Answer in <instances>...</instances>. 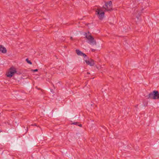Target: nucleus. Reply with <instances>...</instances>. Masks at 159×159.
<instances>
[{
    "mask_svg": "<svg viewBox=\"0 0 159 159\" xmlns=\"http://www.w3.org/2000/svg\"><path fill=\"white\" fill-rule=\"evenodd\" d=\"M146 97L148 99H158L159 98V93L158 91L154 90L149 93Z\"/></svg>",
    "mask_w": 159,
    "mask_h": 159,
    "instance_id": "1",
    "label": "nucleus"
},
{
    "mask_svg": "<svg viewBox=\"0 0 159 159\" xmlns=\"http://www.w3.org/2000/svg\"><path fill=\"white\" fill-rule=\"evenodd\" d=\"M96 14L100 20L103 19L104 16V12L101 8H98L95 10Z\"/></svg>",
    "mask_w": 159,
    "mask_h": 159,
    "instance_id": "2",
    "label": "nucleus"
},
{
    "mask_svg": "<svg viewBox=\"0 0 159 159\" xmlns=\"http://www.w3.org/2000/svg\"><path fill=\"white\" fill-rule=\"evenodd\" d=\"M112 3L111 1L106 2L105 4V6H103V8L105 9L104 11H111L112 9Z\"/></svg>",
    "mask_w": 159,
    "mask_h": 159,
    "instance_id": "3",
    "label": "nucleus"
},
{
    "mask_svg": "<svg viewBox=\"0 0 159 159\" xmlns=\"http://www.w3.org/2000/svg\"><path fill=\"white\" fill-rule=\"evenodd\" d=\"M16 70L15 68L12 67L10 68L9 71L6 73L7 76L11 78L13 76L14 74L16 73Z\"/></svg>",
    "mask_w": 159,
    "mask_h": 159,
    "instance_id": "4",
    "label": "nucleus"
},
{
    "mask_svg": "<svg viewBox=\"0 0 159 159\" xmlns=\"http://www.w3.org/2000/svg\"><path fill=\"white\" fill-rule=\"evenodd\" d=\"M84 36H85V38H86L89 41L90 43H92L93 45L96 44V41L95 40L94 38L91 35H87V33H85L84 34Z\"/></svg>",
    "mask_w": 159,
    "mask_h": 159,
    "instance_id": "5",
    "label": "nucleus"
},
{
    "mask_svg": "<svg viewBox=\"0 0 159 159\" xmlns=\"http://www.w3.org/2000/svg\"><path fill=\"white\" fill-rule=\"evenodd\" d=\"M0 52L2 53H6L7 52V50L3 45H0Z\"/></svg>",
    "mask_w": 159,
    "mask_h": 159,
    "instance_id": "6",
    "label": "nucleus"
},
{
    "mask_svg": "<svg viewBox=\"0 0 159 159\" xmlns=\"http://www.w3.org/2000/svg\"><path fill=\"white\" fill-rule=\"evenodd\" d=\"M76 52L77 54L79 56H82V54L83 52L80 51L79 50L76 49L75 51Z\"/></svg>",
    "mask_w": 159,
    "mask_h": 159,
    "instance_id": "7",
    "label": "nucleus"
},
{
    "mask_svg": "<svg viewBox=\"0 0 159 159\" xmlns=\"http://www.w3.org/2000/svg\"><path fill=\"white\" fill-rule=\"evenodd\" d=\"M90 66H93L94 65V62L93 59H91L90 61Z\"/></svg>",
    "mask_w": 159,
    "mask_h": 159,
    "instance_id": "8",
    "label": "nucleus"
},
{
    "mask_svg": "<svg viewBox=\"0 0 159 159\" xmlns=\"http://www.w3.org/2000/svg\"><path fill=\"white\" fill-rule=\"evenodd\" d=\"M38 69H36L35 70L31 69V70H30V71H31L33 73H34V72L38 71Z\"/></svg>",
    "mask_w": 159,
    "mask_h": 159,
    "instance_id": "9",
    "label": "nucleus"
},
{
    "mask_svg": "<svg viewBox=\"0 0 159 159\" xmlns=\"http://www.w3.org/2000/svg\"><path fill=\"white\" fill-rule=\"evenodd\" d=\"M85 62L88 65H89L90 66V61L89 60H85Z\"/></svg>",
    "mask_w": 159,
    "mask_h": 159,
    "instance_id": "10",
    "label": "nucleus"
},
{
    "mask_svg": "<svg viewBox=\"0 0 159 159\" xmlns=\"http://www.w3.org/2000/svg\"><path fill=\"white\" fill-rule=\"evenodd\" d=\"M79 124V122H74L72 124H73L75 125H77L78 124Z\"/></svg>",
    "mask_w": 159,
    "mask_h": 159,
    "instance_id": "11",
    "label": "nucleus"
},
{
    "mask_svg": "<svg viewBox=\"0 0 159 159\" xmlns=\"http://www.w3.org/2000/svg\"><path fill=\"white\" fill-rule=\"evenodd\" d=\"M26 61L28 63L30 64V60H29L28 58L26 59Z\"/></svg>",
    "mask_w": 159,
    "mask_h": 159,
    "instance_id": "12",
    "label": "nucleus"
},
{
    "mask_svg": "<svg viewBox=\"0 0 159 159\" xmlns=\"http://www.w3.org/2000/svg\"><path fill=\"white\" fill-rule=\"evenodd\" d=\"M82 56H83L84 57H87L86 55L84 53H83L82 54Z\"/></svg>",
    "mask_w": 159,
    "mask_h": 159,
    "instance_id": "13",
    "label": "nucleus"
},
{
    "mask_svg": "<svg viewBox=\"0 0 159 159\" xmlns=\"http://www.w3.org/2000/svg\"><path fill=\"white\" fill-rule=\"evenodd\" d=\"M139 16H140V15H138L137 16H136V17L138 18V19H139Z\"/></svg>",
    "mask_w": 159,
    "mask_h": 159,
    "instance_id": "14",
    "label": "nucleus"
},
{
    "mask_svg": "<svg viewBox=\"0 0 159 159\" xmlns=\"http://www.w3.org/2000/svg\"><path fill=\"white\" fill-rule=\"evenodd\" d=\"M95 51V50L94 49H92L91 51L93 52H94Z\"/></svg>",
    "mask_w": 159,
    "mask_h": 159,
    "instance_id": "15",
    "label": "nucleus"
},
{
    "mask_svg": "<svg viewBox=\"0 0 159 159\" xmlns=\"http://www.w3.org/2000/svg\"><path fill=\"white\" fill-rule=\"evenodd\" d=\"M30 125L31 126H34V125H35V126H37L36 125V124H34V125H33V124H31V125Z\"/></svg>",
    "mask_w": 159,
    "mask_h": 159,
    "instance_id": "16",
    "label": "nucleus"
},
{
    "mask_svg": "<svg viewBox=\"0 0 159 159\" xmlns=\"http://www.w3.org/2000/svg\"><path fill=\"white\" fill-rule=\"evenodd\" d=\"M78 126H80V127H82V125L81 124H80L78 125Z\"/></svg>",
    "mask_w": 159,
    "mask_h": 159,
    "instance_id": "17",
    "label": "nucleus"
},
{
    "mask_svg": "<svg viewBox=\"0 0 159 159\" xmlns=\"http://www.w3.org/2000/svg\"><path fill=\"white\" fill-rule=\"evenodd\" d=\"M70 39L72 40L73 39L72 37H70Z\"/></svg>",
    "mask_w": 159,
    "mask_h": 159,
    "instance_id": "18",
    "label": "nucleus"
},
{
    "mask_svg": "<svg viewBox=\"0 0 159 159\" xmlns=\"http://www.w3.org/2000/svg\"><path fill=\"white\" fill-rule=\"evenodd\" d=\"M32 64V62L30 61V65H31Z\"/></svg>",
    "mask_w": 159,
    "mask_h": 159,
    "instance_id": "19",
    "label": "nucleus"
},
{
    "mask_svg": "<svg viewBox=\"0 0 159 159\" xmlns=\"http://www.w3.org/2000/svg\"><path fill=\"white\" fill-rule=\"evenodd\" d=\"M87 74H90V73H89V72H88V73H87Z\"/></svg>",
    "mask_w": 159,
    "mask_h": 159,
    "instance_id": "20",
    "label": "nucleus"
},
{
    "mask_svg": "<svg viewBox=\"0 0 159 159\" xmlns=\"http://www.w3.org/2000/svg\"><path fill=\"white\" fill-rule=\"evenodd\" d=\"M38 89L39 90H40V88Z\"/></svg>",
    "mask_w": 159,
    "mask_h": 159,
    "instance_id": "21",
    "label": "nucleus"
},
{
    "mask_svg": "<svg viewBox=\"0 0 159 159\" xmlns=\"http://www.w3.org/2000/svg\"><path fill=\"white\" fill-rule=\"evenodd\" d=\"M138 106V105H137L136 106V107H137Z\"/></svg>",
    "mask_w": 159,
    "mask_h": 159,
    "instance_id": "22",
    "label": "nucleus"
},
{
    "mask_svg": "<svg viewBox=\"0 0 159 159\" xmlns=\"http://www.w3.org/2000/svg\"><path fill=\"white\" fill-rule=\"evenodd\" d=\"M36 87V88H37V86H36V87Z\"/></svg>",
    "mask_w": 159,
    "mask_h": 159,
    "instance_id": "23",
    "label": "nucleus"
}]
</instances>
